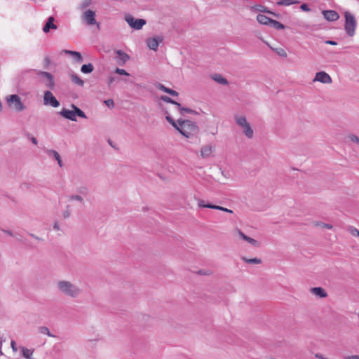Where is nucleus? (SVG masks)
<instances>
[{"instance_id": "72a5a7b5", "label": "nucleus", "mask_w": 359, "mask_h": 359, "mask_svg": "<svg viewBox=\"0 0 359 359\" xmlns=\"http://www.w3.org/2000/svg\"><path fill=\"white\" fill-rule=\"evenodd\" d=\"M299 3V0H285V1H277L276 4L278 6H290L292 4H297Z\"/></svg>"}, {"instance_id": "b1692460", "label": "nucleus", "mask_w": 359, "mask_h": 359, "mask_svg": "<svg viewBox=\"0 0 359 359\" xmlns=\"http://www.w3.org/2000/svg\"><path fill=\"white\" fill-rule=\"evenodd\" d=\"M241 259L244 262H245L247 264H257L262 263V259L259 258H257V257L249 259L245 257H242Z\"/></svg>"}, {"instance_id": "052dcab7", "label": "nucleus", "mask_w": 359, "mask_h": 359, "mask_svg": "<svg viewBox=\"0 0 359 359\" xmlns=\"http://www.w3.org/2000/svg\"><path fill=\"white\" fill-rule=\"evenodd\" d=\"M324 225H325V226L326 228H327V229H332V225H330V224H324Z\"/></svg>"}, {"instance_id": "dca6fc26", "label": "nucleus", "mask_w": 359, "mask_h": 359, "mask_svg": "<svg viewBox=\"0 0 359 359\" xmlns=\"http://www.w3.org/2000/svg\"><path fill=\"white\" fill-rule=\"evenodd\" d=\"M155 86L158 90H162L172 96L176 97L178 96L179 95V93L176 90L167 88L166 86L160 83H156Z\"/></svg>"}, {"instance_id": "680f3d73", "label": "nucleus", "mask_w": 359, "mask_h": 359, "mask_svg": "<svg viewBox=\"0 0 359 359\" xmlns=\"http://www.w3.org/2000/svg\"><path fill=\"white\" fill-rule=\"evenodd\" d=\"M355 231L357 233V235L359 236V231H358L357 229H355Z\"/></svg>"}, {"instance_id": "a878e982", "label": "nucleus", "mask_w": 359, "mask_h": 359, "mask_svg": "<svg viewBox=\"0 0 359 359\" xmlns=\"http://www.w3.org/2000/svg\"><path fill=\"white\" fill-rule=\"evenodd\" d=\"M94 69V67L91 63L84 64L81 66V71L83 74H90Z\"/></svg>"}, {"instance_id": "0e129e2a", "label": "nucleus", "mask_w": 359, "mask_h": 359, "mask_svg": "<svg viewBox=\"0 0 359 359\" xmlns=\"http://www.w3.org/2000/svg\"><path fill=\"white\" fill-rule=\"evenodd\" d=\"M278 1H281V0H277ZM282 1H285V0H282Z\"/></svg>"}, {"instance_id": "bf43d9fd", "label": "nucleus", "mask_w": 359, "mask_h": 359, "mask_svg": "<svg viewBox=\"0 0 359 359\" xmlns=\"http://www.w3.org/2000/svg\"><path fill=\"white\" fill-rule=\"evenodd\" d=\"M5 233L8 234L9 236H13V233L11 231H4Z\"/></svg>"}, {"instance_id": "f704fd0d", "label": "nucleus", "mask_w": 359, "mask_h": 359, "mask_svg": "<svg viewBox=\"0 0 359 359\" xmlns=\"http://www.w3.org/2000/svg\"><path fill=\"white\" fill-rule=\"evenodd\" d=\"M69 201H76L80 202L81 203H84V200L81 195L78 194H72L68 196Z\"/></svg>"}, {"instance_id": "2eb2a0df", "label": "nucleus", "mask_w": 359, "mask_h": 359, "mask_svg": "<svg viewBox=\"0 0 359 359\" xmlns=\"http://www.w3.org/2000/svg\"><path fill=\"white\" fill-rule=\"evenodd\" d=\"M251 10L252 11H257V12H260V13H268V14H271V15H273L276 17H278V15L276 14L275 13L271 11L268 8L262 6V5H260V4H257V5H255L251 7Z\"/></svg>"}, {"instance_id": "c756f323", "label": "nucleus", "mask_w": 359, "mask_h": 359, "mask_svg": "<svg viewBox=\"0 0 359 359\" xmlns=\"http://www.w3.org/2000/svg\"><path fill=\"white\" fill-rule=\"evenodd\" d=\"M177 107L182 115H183L184 112L188 113V114H198L196 111H194L191 109L187 108V107H184L181 104H180V106H177Z\"/></svg>"}, {"instance_id": "a211bd4d", "label": "nucleus", "mask_w": 359, "mask_h": 359, "mask_svg": "<svg viewBox=\"0 0 359 359\" xmlns=\"http://www.w3.org/2000/svg\"><path fill=\"white\" fill-rule=\"evenodd\" d=\"M311 292L313 294L320 298H324L327 296V294L325 292V290L321 287H313L311 288Z\"/></svg>"}, {"instance_id": "aec40b11", "label": "nucleus", "mask_w": 359, "mask_h": 359, "mask_svg": "<svg viewBox=\"0 0 359 359\" xmlns=\"http://www.w3.org/2000/svg\"><path fill=\"white\" fill-rule=\"evenodd\" d=\"M271 20V18L263 14H258L257 16V22L262 25H270Z\"/></svg>"}, {"instance_id": "cd10ccee", "label": "nucleus", "mask_w": 359, "mask_h": 359, "mask_svg": "<svg viewBox=\"0 0 359 359\" xmlns=\"http://www.w3.org/2000/svg\"><path fill=\"white\" fill-rule=\"evenodd\" d=\"M71 80L73 83L79 86H83L84 84L83 81L77 74L74 73L72 74Z\"/></svg>"}, {"instance_id": "1a4fd4ad", "label": "nucleus", "mask_w": 359, "mask_h": 359, "mask_svg": "<svg viewBox=\"0 0 359 359\" xmlns=\"http://www.w3.org/2000/svg\"><path fill=\"white\" fill-rule=\"evenodd\" d=\"M313 81H319L323 83H332V79L327 73L322 71L316 74Z\"/></svg>"}, {"instance_id": "c85d7f7f", "label": "nucleus", "mask_w": 359, "mask_h": 359, "mask_svg": "<svg viewBox=\"0 0 359 359\" xmlns=\"http://www.w3.org/2000/svg\"><path fill=\"white\" fill-rule=\"evenodd\" d=\"M72 108L75 110L76 117L79 116L80 118H87L86 114L79 107L72 104Z\"/></svg>"}, {"instance_id": "f8f14e48", "label": "nucleus", "mask_w": 359, "mask_h": 359, "mask_svg": "<svg viewBox=\"0 0 359 359\" xmlns=\"http://www.w3.org/2000/svg\"><path fill=\"white\" fill-rule=\"evenodd\" d=\"M116 62L118 65H123L130 59L129 55L121 50H116Z\"/></svg>"}, {"instance_id": "f3484780", "label": "nucleus", "mask_w": 359, "mask_h": 359, "mask_svg": "<svg viewBox=\"0 0 359 359\" xmlns=\"http://www.w3.org/2000/svg\"><path fill=\"white\" fill-rule=\"evenodd\" d=\"M238 234L240 236V237L243 239L244 241L248 242L249 243H250L252 245L255 246V247H259V243L256 241L255 239L252 238H250L248 236H246L243 232H242L241 230H238Z\"/></svg>"}, {"instance_id": "4468645a", "label": "nucleus", "mask_w": 359, "mask_h": 359, "mask_svg": "<svg viewBox=\"0 0 359 359\" xmlns=\"http://www.w3.org/2000/svg\"><path fill=\"white\" fill-rule=\"evenodd\" d=\"M55 18L53 16H50L45 25L43 27V31L45 33H48L50 32V29H57V27L56 25L54 24Z\"/></svg>"}, {"instance_id": "ddd939ff", "label": "nucleus", "mask_w": 359, "mask_h": 359, "mask_svg": "<svg viewBox=\"0 0 359 359\" xmlns=\"http://www.w3.org/2000/svg\"><path fill=\"white\" fill-rule=\"evenodd\" d=\"M324 18L330 22L337 21L339 18L338 13L333 10H325L323 11Z\"/></svg>"}, {"instance_id": "a19ab883", "label": "nucleus", "mask_w": 359, "mask_h": 359, "mask_svg": "<svg viewBox=\"0 0 359 359\" xmlns=\"http://www.w3.org/2000/svg\"><path fill=\"white\" fill-rule=\"evenodd\" d=\"M115 73L120 75L129 76V74L123 69L116 68Z\"/></svg>"}, {"instance_id": "49530a36", "label": "nucleus", "mask_w": 359, "mask_h": 359, "mask_svg": "<svg viewBox=\"0 0 359 359\" xmlns=\"http://www.w3.org/2000/svg\"><path fill=\"white\" fill-rule=\"evenodd\" d=\"M11 346L12 348V350L14 352H16L18 351L17 344L16 342L14 340H12L11 342Z\"/></svg>"}, {"instance_id": "5701e85b", "label": "nucleus", "mask_w": 359, "mask_h": 359, "mask_svg": "<svg viewBox=\"0 0 359 359\" xmlns=\"http://www.w3.org/2000/svg\"><path fill=\"white\" fill-rule=\"evenodd\" d=\"M198 205L201 208H211V209H215V210H217V205H214L210 203H206L205 201L201 200V199L198 200Z\"/></svg>"}, {"instance_id": "6e6552de", "label": "nucleus", "mask_w": 359, "mask_h": 359, "mask_svg": "<svg viewBox=\"0 0 359 359\" xmlns=\"http://www.w3.org/2000/svg\"><path fill=\"white\" fill-rule=\"evenodd\" d=\"M163 40V38L162 36H156L152 38H149L147 41V46L154 51H156L158 50V47L159 46V43H161Z\"/></svg>"}, {"instance_id": "9d476101", "label": "nucleus", "mask_w": 359, "mask_h": 359, "mask_svg": "<svg viewBox=\"0 0 359 359\" xmlns=\"http://www.w3.org/2000/svg\"><path fill=\"white\" fill-rule=\"evenodd\" d=\"M37 75L45 77L47 79V82L46 83V87L53 90L55 86V81L53 79V76L47 72L39 71L37 72Z\"/></svg>"}, {"instance_id": "c03bdc74", "label": "nucleus", "mask_w": 359, "mask_h": 359, "mask_svg": "<svg viewBox=\"0 0 359 359\" xmlns=\"http://www.w3.org/2000/svg\"><path fill=\"white\" fill-rule=\"evenodd\" d=\"M300 8L302 9V11H305V12H309L311 11L309 5L306 3L302 4L300 6Z\"/></svg>"}, {"instance_id": "412c9836", "label": "nucleus", "mask_w": 359, "mask_h": 359, "mask_svg": "<svg viewBox=\"0 0 359 359\" xmlns=\"http://www.w3.org/2000/svg\"><path fill=\"white\" fill-rule=\"evenodd\" d=\"M211 77L215 81L217 82L219 84L228 85L229 83L227 79L223 77L221 74H215Z\"/></svg>"}, {"instance_id": "79ce46f5", "label": "nucleus", "mask_w": 359, "mask_h": 359, "mask_svg": "<svg viewBox=\"0 0 359 359\" xmlns=\"http://www.w3.org/2000/svg\"><path fill=\"white\" fill-rule=\"evenodd\" d=\"M104 104L109 108H113L114 107V102L112 99H109V100H104Z\"/></svg>"}, {"instance_id": "7ed1b4c3", "label": "nucleus", "mask_w": 359, "mask_h": 359, "mask_svg": "<svg viewBox=\"0 0 359 359\" xmlns=\"http://www.w3.org/2000/svg\"><path fill=\"white\" fill-rule=\"evenodd\" d=\"M344 30L348 36H353L355 34V29L357 27V21L355 20V18L349 11H346L344 13Z\"/></svg>"}, {"instance_id": "bb28decb", "label": "nucleus", "mask_w": 359, "mask_h": 359, "mask_svg": "<svg viewBox=\"0 0 359 359\" xmlns=\"http://www.w3.org/2000/svg\"><path fill=\"white\" fill-rule=\"evenodd\" d=\"M243 133L245 134V135L248 138H252L253 136V130L250 127V124L248 123L244 127H243Z\"/></svg>"}, {"instance_id": "0eeeda50", "label": "nucleus", "mask_w": 359, "mask_h": 359, "mask_svg": "<svg viewBox=\"0 0 359 359\" xmlns=\"http://www.w3.org/2000/svg\"><path fill=\"white\" fill-rule=\"evenodd\" d=\"M83 20L88 25H96L98 29H100V23L97 22L95 20V12L91 10H88L84 12L83 15Z\"/></svg>"}, {"instance_id": "4be33fe9", "label": "nucleus", "mask_w": 359, "mask_h": 359, "mask_svg": "<svg viewBox=\"0 0 359 359\" xmlns=\"http://www.w3.org/2000/svg\"><path fill=\"white\" fill-rule=\"evenodd\" d=\"M212 152V147L210 145H205L201 148V154L203 158H207Z\"/></svg>"}, {"instance_id": "603ef678", "label": "nucleus", "mask_w": 359, "mask_h": 359, "mask_svg": "<svg viewBox=\"0 0 359 359\" xmlns=\"http://www.w3.org/2000/svg\"><path fill=\"white\" fill-rule=\"evenodd\" d=\"M90 0H86V1L83 3V7L88 6H89V4H90Z\"/></svg>"}, {"instance_id": "393cba45", "label": "nucleus", "mask_w": 359, "mask_h": 359, "mask_svg": "<svg viewBox=\"0 0 359 359\" xmlns=\"http://www.w3.org/2000/svg\"><path fill=\"white\" fill-rule=\"evenodd\" d=\"M20 348L22 351V355H23L24 358H25L26 359H32L34 350L29 349L23 346L20 347Z\"/></svg>"}, {"instance_id": "39448f33", "label": "nucleus", "mask_w": 359, "mask_h": 359, "mask_svg": "<svg viewBox=\"0 0 359 359\" xmlns=\"http://www.w3.org/2000/svg\"><path fill=\"white\" fill-rule=\"evenodd\" d=\"M125 20L130 27L136 30L141 29L142 27L147 23L144 19H135L133 15L130 14L126 15Z\"/></svg>"}, {"instance_id": "6ab92c4d", "label": "nucleus", "mask_w": 359, "mask_h": 359, "mask_svg": "<svg viewBox=\"0 0 359 359\" xmlns=\"http://www.w3.org/2000/svg\"><path fill=\"white\" fill-rule=\"evenodd\" d=\"M65 53L67 55H72L74 57V60L77 62H83V57L81 54L79 52L74 51V50H65Z\"/></svg>"}, {"instance_id": "2f4dec72", "label": "nucleus", "mask_w": 359, "mask_h": 359, "mask_svg": "<svg viewBox=\"0 0 359 359\" xmlns=\"http://www.w3.org/2000/svg\"><path fill=\"white\" fill-rule=\"evenodd\" d=\"M160 99L165 102H167V103H170V104H172L174 105H176V106H180V103L175 101L174 100H172V98H170V97L168 96H166V95H161L160 97Z\"/></svg>"}, {"instance_id": "4c0bfd02", "label": "nucleus", "mask_w": 359, "mask_h": 359, "mask_svg": "<svg viewBox=\"0 0 359 359\" xmlns=\"http://www.w3.org/2000/svg\"><path fill=\"white\" fill-rule=\"evenodd\" d=\"M39 330L40 333H41V334H47L48 337H55V335L52 334L50 332L49 329L46 326H41V327H39Z\"/></svg>"}, {"instance_id": "c9c22d12", "label": "nucleus", "mask_w": 359, "mask_h": 359, "mask_svg": "<svg viewBox=\"0 0 359 359\" xmlns=\"http://www.w3.org/2000/svg\"><path fill=\"white\" fill-rule=\"evenodd\" d=\"M46 153L49 157H53L56 161L59 160V158L60 157L59 153L57 151H56L55 150L48 149V150H47Z\"/></svg>"}, {"instance_id": "58836bf2", "label": "nucleus", "mask_w": 359, "mask_h": 359, "mask_svg": "<svg viewBox=\"0 0 359 359\" xmlns=\"http://www.w3.org/2000/svg\"><path fill=\"white\" fill-rule=\"evenodd\" d=\"M272 50L273 51H275L276 53L278 55H279L280 57H286L287 55L286 51L282 48H275V49L272 48Z\"/></svg>"}, {"instance_id": "423d86ee", "label": "nucleus", "mask_w": 359, "mask_h": 359, "mask_svg": "<svg viewBox=\"0 0 359 359\" xmlns=\"http://www.w3.org/2000/svg\"><path fill=\"white\" fill-rule=\"evenodd\" d=\"M43 104L45 105L57 107L60 106V102L56 99L50 90H46L43 95Z\"/></svg>"}, {"instance_id": "20e7f679", "label": "nucleus", "mask_w": 359, "mask_h": 359, "mask_svg": "<svg viewBox=\"0 0 359 359\" xmlns=\"http://www.w3.org/2000/svg\"><path fill=\"white\" fill-rule=\"evenodd\" d=\"M6 100L8 104L13 107L16 112H20L27 108L22 102L20 97L17 94L8 95L6 97Z\"/></svg>"}, {"instance_id": "e433bc0d", "label": "nucleus", "mask_w": 359, "mask_h": 359, "mask_svg": "<svg viewBox=\"0 0 359 359\" xmlns=\"http://www.w3.org/2000/svg\"><path fill=\"white\" fill-rule=\"evenodd\" d=\"M166 120L176 129H178L179 123L176 122L168 113H166Z\"/></svg>"}, {"instance_id": "4d7b16f0", "label": "nucleus", "mask_w": 359, "mask_h": 359, "mask_svg": "<svg viewBox=\"0 0 359 359\" xmlns=\"http://www.w3.org/2000/svg\"><path fill=\"white\" fill-rule=\"evenodd\" d=\"M57 163L60 165V167H62V160H61L60 157L59 158V160H57Z\"/></svg>"}, {"instance_id": "3c124183", "label": "nucleus", "mask_w": 359, "mask_h": 359, "mask_svg": "<svg viewBox=\"0 0 359 359\" xmlns=\"http://www.w3.org/2000/svg\"><path fill=\"white\" fill-rule=\"evenodd\" d=\"M29 235L31 237H32V238H35V239H36V240H37V241H43V239H42V238H39V237H38V236H35V235H34V234H33V233H29Z\"/></svg>"}, {"instance_id": "37998d69", "label": "nucleus", "mask_w": 359, "mask_h": 359, "mask_svg": "<svg viewBox=\"0 0 359 359\" xmlns=\"http://www.w3.org/2000/svg\"><path fill=\"white\" fill-rule=\"evenodd\" d=\"M217 210H221V211H223V212H228V213H231V214L233 213V210H231L230 209H228L226 208L222 207V206H219V205H217Z\"/></svg>"}, {"instance_id": "f03ea898", "label": "nucleus", "mask_w": 359, "mask_h": 359, "mask_svg": "<svg viewBox=\"0 0 359 359\" xmlns=\"http://www.w3.org/2000/svg\"><path fill=\"white\" fill-rule=\"evenodd\" d=\"M177 123H179V126L177 130L187 138L196 135L199 131V128L196 123L190 120L180 118L177 120Z\"/></svg>"}, {"instance_id": "473e14b6", "label": "nucleus", "mask_w": 359, "mask_h": 359, "mask_svg": "<svg viewBox=\"0 0 359 359\" xmlns=\"http://www.w3.org/2000/svg\"><path fill=\"white\" fill-rule=\"evenodd\" d=\"M236 122L238 125H239L241 127H244L245 125H247L248 123L247 122V120L245 116H236L235 117Z\"/></svg>"}, {"instance_id": "e2e57ef3", "label": "nucleus", "mask_w": 359, "mask_h": 359, "mask_svg": "<svg viewBox=\"0 0 359 359\" xmlns=\"http://www.w3.org/2000/svg\"><path fill=\"white\" fill-rule=\"evenodd\" d=\"M0 355H3V352L0 350Z\"/></svg>"}, {"instance_id": "8fccbe9b", "label": "nucleus", "mask_w": 359, "mask_h": 359, "mask_svg": "<svg viewBox=\"0 0 359 359\" xmlns=\"http://www.w3.org/2000/svg\"><path fill=\"white\" fill-rule=\"evenodd\" d=\"M44 62H45V66L47 67L48 65H49L50 62V60L49 59L48 57H46L45 59H44Z\"/></svg>"}, {"instance_id": "f257e3e1", "label": "nucleus", "mask_w": 359, "mask_h": 359, "mask_svg": "<svg viewBox=\"0 0 359 359\" xmlns=\"http://www.w3.org/2000/svg\"><path fill=\"white\" fill-rule=\"evenodd\" d=\"M57 288L60 294L73 299L77 298L82 292L79 287L68 280H59Z\"/></svg>"}, {"instance_id": "a18cd8bd", "label": "nucleus", "mask_w": 359, "mask_h": 359, "mask_svg": "<svg viewBox=\"0 0 359 359\" xmlns=\"http://www.w3.org/2000/svg\"><path fill=\"white\" fill-rule=\"evenodd\" d=\"M70 216L69 205L66 206V210L63 212V217L68 218Z\"/></svg>"}, {"instance_id": "5fc2aeb1", "label": "nucleus", "mask_w": 359, "mask_h": 359, "mask_svg": "<svg viewBox=\"0 0 359 359\" xmlns=\"http://www.w3.org/2000/svg\"><path fill=\"white\" fill-rule=\"evenodd\" d=\"M53 229L57 231L60 230V226L57 222H55L53 225Z\"/></svg>"}, {"instance_id": "7c9ffc66", "label": "nucleus", "mask_w": 359, "mask_h": 359, "mask_svg": "<svg viewBox=\"0 0 359 359\" xmlns=\"http://www.w3.org/2000/svg\"><path fill=\"white\" fill-rule=\"evenodd\" d=\"M270 26L275 28L276 29H285V25L283 24H282L281 22L277 21V20H271V22L270 23Z\"/></svg>"}, {"instance_id": "9b49d317", "label": "nucleus", "mask_w": 359, "mask_h": 359, "mask_svg": "<svg viewBox=\"0 0 359 359\" xmlns=\"http://www.w3.org/2000/svg\"><path fill=\"white\" fill-rule=\"evenodd\" d=\"M61 116L64 117L66 119L70 120L72 121H76L77 119L76 118L75 110L72 109V110L67 109L66 108H62L60 111L58 112Z\"/></svg>"}, {"instance_id": "de8ad7c7", "label": "nucleus", "mask_w": 359, "mask_h": 359, "mask_svg": "<svg viewBox=\"0 0 359 359\" xmlns=\"http://www.w3.org/2000/svg\"><path fill=\"white\" fill-rule=\"evenodd\" d=\"M325 43L332 45V46H336L337 44V42L335 41H332V40H327V41H325Z\"/></svg>"}, {"instance_id": "ea45409f", "label": "nucleus", "mask_w": 359, "mask_h": 359, "mask_svg": "<svg viewBox=\"0 0 359 359\" xmlns=\"http://www.w3.org/2000/svg\"><path fill=\"white\" fill-rule=\"evenodd\" d=\"M77 192L81 196H87L89 194L88 188L86 187H81L77 189Z\"/></svg>"}, {"instance_id": "6e6d98bb", "label": "nucleus", "mask_w": 359, "mask_h": 359, "mask_svg": "<svg viewBox=\"0 0 359 359\" xmlns=\"http://www.w3.org/2000/svg\"><path fill=\"white\" fill-rule=\"evenodd\" d=\"M347 359H359V355L348 356Z\"/></svg>"}, {"instance_id": "864d4df0", "label": "nucleus", "mask_w": 359, "mask_h": 359, "mask_svg": "<svg viewBox=\"0 0 359 359\" xmlns=\"http://www.w3.org/2000/svg\"><path fill=\"white\" fill-rule=\"evenodd\" d=\"M30 140L34 144H37L38 142L36 138H35L34 137H31Z\"/></svg>"}, {"instance_id": "13d9d810", "label": "nucleus", "mask_w": 359, "mask_h": 359, "mask_svg": "<svg viewBox=\"0 0 359 359\" xmlns=\"http://www.w3.org/2000/svg\"><path fill=\"white\" fill-rule=\"evenodd\" d=\"M316 358H318L323 359V355H322L321 354H320V353H317V354H316Z\"/></svg>"}, {"instance_id": "09e8293b", "label": "nucleus", "mask_w": 359, "mask_h": 359, "mask_svg": "<svg viewBox=\"0 0 359 359\" xmlns=\"http://www.w3.org/2000/svg\"><path fill=\"white\" fill-rule=\"evenodd\" d=\"M116 80V78L111 76L108 79V86H110V85Z\"/></svg>"}]
</instances>
